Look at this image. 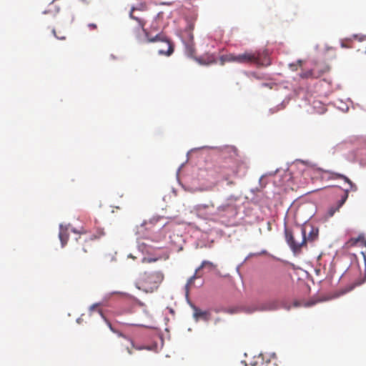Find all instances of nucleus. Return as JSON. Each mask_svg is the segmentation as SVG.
Listing matches in <instances>:
<instances>
[{
    "mask_svg": "<svg viewBox=\"0 0 366 366\" xmlns=\"http://www.w3.org/2000/svg\"><path fill=\"white\" fill-rule=\"evenodd\" d=\"M164 279V275L161 271L144 272L139 274L135 282V286L147 293H152L156 291Z\"/></svg>",
    "mask_w": 366,
    "mask_h": 366,
    "instance_id": "f257e3e1",
    "label": "nucleus"
},
{
    "mask_svg": "<svg viewBox=\"0 0 366 366\" xmlns=\"http://www.w3.org/2000/svg\"><path fill=\"white\" fill-rule=\"evenodd\" d=\"M286 242L295 254H298L303 248H307L306 227H299L297 229L291 230L285 228Z\"/></svg>",
    "mask_w": 366,
    "mask_h": 366,
    "instance_id": "f03ea898",
    "label": "nucleus"
},
{
    "mask_svg": "<svg viewBox=\"0 0 366 366\" xmlns=\"http://www.w3.org/2000/svg\"><path fill=\"white\" fill-rule=\"evenodd\" d=\"M104 235L105 232L103 229L97 228L92 234L80 236L77 239V245L73 252L74 256L77 258L83 257L87 252L92 250V242L101 239Z\"/></svg>",
    "mask_w": 366,
    "mask_h": 366,
    "instance_id": "7ed1b4c3",
    "label": "nucleus"
},
{
    "mask_svg": "<svg viewBox=\"0 0 366 366\" xmlns=\"http://www.w3.org/2000/svg\"><path fill=\"white\" fill-rule=\"evenodd\" d=\"M145 36L147 37V42L159 43L157 46V51L159 55L170 56L174 53V43L163 33H159L154 36H151L149 31H145Z\"/></svg>",
    "mask_w": 366,
    "mask_h": 366,
    "instance_id": "20e7f679",
    "label": "nucleus"
},
{
    "mask_svg": "<svg viewBox=\"0 0 366 366\" xmlns=\"http://www.w3.org/2000/svg\"><path fill=\"white\" fill-rule=\"evenodd\" d=\"M239 64H254L257 66H266L270 64L269 59L265 56L263 59L260 52H252L246 51L239 54Z\"/></svg>",
    "mask_w": 366,
    "mask_h": 366,
    "instance_id": "39448f33",
    "label": "nucleus"
},
{
    "mask_svg": "<svg viewBox=\"0 0 366 366\" xmlns=\"http://www.w3.org/2000/svg\"><path fill=\"white\" fill-rule=\"evenodd\" d=\"M217 212L220 215H222L224 212L235 213L236 206L234 204V200L228 199L227 202L218 207Z\"/></svg>",
    "mask_w": 366,
    "mask_h": 366,
    "instance_id": "423d86ee",
    "label": "nucleus"
},
{
    "mask_svg": "<svg viewBox=\"0 0 366 366\" xmlns=\"http://www.w3.org/2000/svg\"><path fill=\"white\" fill-rule=\"evenodd\" d=\"M348 197V189H346L345 191V194L341 198L340 200H339L335 205L331 206L327 212V217H332L335 212H338L340 208L345 204L347 199Z\"/></svg>",
    "mask_w": 366,
    "mask_h": 366,
    "instance_id": "0eeeda50",
    "label": "nucleus"
},
{
    "mask_svg": "<svg viewBox=\"0 0 366 366\" xmlns=\"http://www.w3.org/2000/svg\"><path fill=\"white\" fill-rule=\"evenodd\" d=\"M325 172L330 174V177H329V179H342L350 185L351 190H352V191L357 190V186L345 175L340 174V173H337V172H329V171H325Z\"/></svg>",
    "mask_w": 366,
    "mask_h": 366,
    "instance_id": "6e6552de",
    "label": "nucleus"
},
{
    "mask_svg": "<svg viewBox=\"0 0 366 366\" xmlns=\"http://www.w3.org/2000/svg\"><path fill=\"white\" fill-rule=\"evenodd\" d=\"M347 247H366V239L365 235L360 234L357 237L350 238L347 242Z\"/></svg>",
    "mask_w": 366,
    "mask_h": 366,
    "instance_id": "1a4fd4ad",
    "label": "nucleus"
},
{
    "mask_svg": "<svg viewBox=\"0 0 366 366\" xmlns=\"http://www.w3.org/2000/svg\"><path fill=\"white\" fill-rule=\"evenodd\" d=\"M194 310V317L196 321H198L199 319H202L204 321H208L211 317V313L208 310H201L197 307H193Z\"/></svg>",
    "mask_w": 366,
    "mask_h": 366,
    "instance_id": "9d476101",
    "label": "nucleus"
},
{
    "mask_svg": "<svg viewBox=\"0 0 366 366\" xmlns=\"http://www.w3.org/2000/svg\"><path fill=\"white\" fill-rule=\"evenodd\" d=\"M140 11V9H137V8H135V7H133L131 11H130V13H129V16L131 19L135 20L137 21L138 24H139V26L143 30L144 33L145 34V31H147L145 29H144V26L146 24V21L145 19L142 17L141 16H139V15H136L135 14V11Z\"/></svg>",
    "mask_w": 366,
    "mask_h": 366,
    "instance_id": "9b49d317",
    "label": "nucleus"
},
{
    "mask_svg": "<svg viewBox=\"0 0 366 366\" xmlns=\"http://www.w3.org/2000/svg\"><path fill=\"white\" fill-rule=\"evenodd\" d=\"M239 56L238 54L229 53L224 55H222L219 57L220 64L222 66L224 65L226 62H234L239 64Z\"/></svg>",
    "mask_w": 366,
    "mask_h": 366,
    "instance_id": "f8f14e48",
    "label": "nucleus"
},
{
    "mask_svg": "<svg viewBox=\"0 0 366 366\" xmlns=\"http://www.w3.org/2000/svg\"><path fill=\"white\" fill-rule=\"evenodd\" d=\"M312 69L314 79H317L322 76L325 72L328 71L329 67L324 64H316Z\"/></svg>",
    "mask_w": 366,
    "mask_h": 366,
    "instance_id": "ddd939ff",
    "label": "nucleus"
},
{
    "mask_svg": "<svg viewBox=\"0 0 366 366\" xmlns=\"http://www.w3.org/2000/svg\"><path fill=\"white\" fill-rule=\"evenodd\" d=\"M279 307V302L277 300H269L261 304L259 309L261 310H274Z\"/></svg>",
    "mask_w": 366,
    "mask_h": 366,
    "instance_id": "4468645a",
    "label": "nucleus"
},
{
    "mask_svg": "<svg viewBox=\"0 0 366 366\" xmlns=\"http://www.w3.org/2000/svg\"><path fill=\"white\" fill-rule=\"evenodd\" d=\"M197 61L204 65H209L216 63V59L214 54H207L197 59Z\"/></svg>",
    "mask_w": 366,
    "mask_h": 366,
    "instance_id": "2eb2a0df",
    "label": "nucleus"
},
{
    "mask_svg": "<svg viewBox=\"0 0 366 366\" xmlns=\"http://www.w3.org/2000/svg\"><path fill=\"white\" fill-rule=\"evenodd\" d=\"M319 229L316 227H311L310 231L307 236L306 235V240L307 243H312L318 239Z\"/></svg>",
    "mask_w": 366,
    "mask_h": 366,
    "instance_id": "dca6fc26",
    "label": "nucleus"
},
{
    "mask_svg": "<svg viewBox=\"0 0 366 366\" xmlns=\"http://www.w3.org/2000/svg\"><path fill=\"white\" fill-rule=\"evenodd\" d=\"M216 268V265L209 261L204 260L202 262L201 265L197 269V272H199L202 269H206L208 272H211Z\"/></svg>",
    "mask_w": 366,
    "mask_h": 366,
    "instance_id": "f3484780",
    "label": "nucleus"
},
{
    "mask_svg": "<svg viewBox=\"0 0 366 366\" xmlns=\"http://www.w3.org/2000/svg\"><path fill=\"white\" fill-rule=\"evenodd\" d=\"M202 277L201 274H199V272L195 271V273L193 276H192L187 281L186 285H185V290L187 294L189 293V291L190 290L191 286L194 284L195 279L199 278Z\"/></svg>",
    "mask_w": 366,
    "mask_h": 366,
    "instance_id": "a211bd4d",
    "label": "nucleus"
},
{
    "mask_svg": "<svg viewBox=\"0 0 366 366\" xmlns=\"http://www.w3.org/2000/svg\"><path fill=\"white\" fill-rule=\"evenodd\" d=\"M59 236V239L61 240V244H62V246H64V244H66V242L68 241V238H69L66 231H65L64 229H61Z\"/></svg>",
    "mask_w": 366,
    "mask_h": 366,
    "instance_id": "6ab92c4d",
    "label": "nucleus"
},
{
    "mask_svg": "<svg viewBox=\"0 0 366 366\" xmlns=\"http://www.w3.org/2000/svg\"><path fill=\"white\" fill-rule=\"evenodd\" d=\"M300 77L302 78V79H309V78H312L314 79L313 77V69H311L310 70H307V71H303L300 74Z\"/></svg>",
    "mask_w": 366,
    "mask_h": 366,
    "instance_id": "aec40b11",
    "label": "nucleus"
},
{
    "mask_svg": "<svg viewBox=\"0 0 366 366\" xmlns=\"http://www.w3.org/2000/svg\"><path fill=\"white\" fill-rule=\"evenodd\" d=\"M302 64V60H298L296 64H290V67L292 71H297L298 67H301Z\"/></svg>",
    "mask_w": 366,
    "mask_h": 366,
    "instance_id": "412c9836",
    "label": "nucleus"
},
{
    "mask_svg": "<svg viewBox=\"0 0 366 366\" xmlns=\"http://www.w3.org/2000/svg\"><path fill=\"white\" fill-rule=\"evenodd\" d=\"M187 52L189 56H193L195 52L194 46L192 45H188L187 46Z\"/></svg>",
    "mask_w": 366,
    "mask_h": 366,
    "instance_id": "4be33fe9",
    "label": "nucleus"
},
{
    "mask_svg": "<svg viewBox=\"0 0 366 366\" xmlns=\"http://www.w3.org/2000/svg\"><path fill=\"white\" fill-rule=\"evenodd\" d=\"M158 260V258L144 257L142 260V263H151Z\"/></svg>",
    "mask_w": 366,
    "mask_h": 366,
    "instance_id": "5701e85b",
    "label": "nucleus"
},
{
    "mask_svg": "<svg viewBox=\"0 0 366 366\" xmlns=\"http://www.w3.org/2000/svg\"><path fill=\"white\" fill-rule=\"evenodd\" d=\"M97 312L99 314V315H101L105 320V321H106L107 325L109 326V327L110 328V330H112L113 332H114L113 328H112L111 322L109 321H108L106 318H104L102 311L100 310H98Z\"/></svg>",
    "mask_w": 366,
    "mask_h": 366,
    "instance_id": "b1692460",
    "label": "nucleus"
},
{
    "mask_svg": "<svg viewBox=\"0 0 366 366\" xmlns=\"http://www.w3.org/2000/svg\"><path fill=\"white\" fill-rule=\"evenodd\" d=\"M52 33H53V34L54 35V36H55L56 39H60V40H64V39H66V36H64V35H61V34H59V35H56L55 29H53V30H52Z\"/></svg>",
    "mask_w": 366,
    "mask_h": 366,
    "instance_id": "393cba45",
    "label": "nucleus"
},
{
    "mask_svg": "<svg viewBox=\"0 0 366 366\" xmlns=\"http://www.w3.org/2000/svg\"><path fill=\"white\" fill-rule=\"evenodd\" d=\"M88 28L90 29V30H94V29H97V25L96 24H89L87 25Z\"/></svg>",
    "mask_w": 366,
    "mask_h": 366,
    "instance_id": "a878e982",
    "label": "nucleus"
},
{
    "mask_svg": "<svg viewBox=\"0 0 366 366\" xmlns=\"http://www.w3.org/2000/svg\"><path fill=\"white\" fill-rule=\"evenodd\" d=\"M352 289H353V288H347V289H345V290H343L342 292H341V293H340V294H339L337 296H339V295H340L345 294L346 292L351 291Z\"/></svg>",
    "mask_w": 366,
    "mask_h": 366,
    "instance_id": "bb28decb",
    "label": "nucleus"
},
{
    "mask_svg": "<svg viewBox=\"0 0 366 366\" xmlns=\"http://www.w3.org/2000/svg\"><path fill=\"white\" fill-rule=\"evenodd\" d=\"M97 307H98V305H92L90 307V311L92 312V311L96 310L97 308Z\"/></svg>",
    "mask_w": 366,
    "mask_h": 366,
    "instance_id": "cd10ccee",
    "label": "nucleus"
},
{
    "mask_svg": "<svg viewBox=\"0 0 366 366\" xmlns=\"http://www.w3.org/2000/svg\"><path fill=\"white\" fill-rule=\"evenodd\" d=\"M125 350L127 351V352H128L129 355H131V354L132 353V350H131L128 346H127V347H125Z\"/></svg>",
    "mask_w": 366,
    "mask_h": 366,
    "instance_id": "c85d7f7f",
    "label": "nucleus"
},
{
    "mask_svg": "<svg viewBox=\"0 0 366 366\" xmlns=\"http://www.w3.org/2000/svg\"><path fill=\"white\" fill-rule=\"evenodd\" d=\"M129 257L132 258V259H135V257L132 256V254H129Z\"/></svg>",
    "mask_w": 366,
    "mask_h": 366,
    "instance_id": "c756f323",
    "label": "nucleus"
},
{
    "mask_svg": "<svg viewBox=\"0 0 366 366\" xmlns=\"http://www.w3.org/2000/svg\"><path fill=\"white\" fill-rule=\"evenodd\" d=\"M232 172H233L234 174H236L237 173V170H235V169H234V170L232 171Z\"/></svg>",
    "mask_w": 366,
    "mask_h": 366,
    "instance_id": "7c9ffc66",
    "label": "nucleus"
},
{
    "mask_svg": "<svg viewBox=\"0 0 366 366\" xmlns=\"http://www.w3.org/2000/svg\"><path fill=\"white\" fill-rule=\"evenodd\" d=\"M130 344H131L132 347H134L133 342H132V341H131V342H130Z\"/></svg>",
    "mask_w": 366,
    "mask_h": 366,
    "instance_id": "2f4dec72",
    "label": "nucleus"
}]
</instances>
